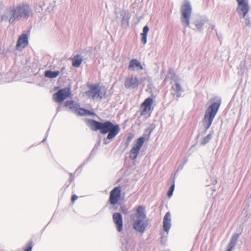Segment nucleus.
<instances>
[{"label": "nucleus", "mask_w": 251, "mask_h": 251, "mask_svg": "<svg viewBox=\"0 0 251 251\" xmlns=\"http://www.w3.org/2000/svg\"><path fill=\"white\" fill-rule=\"evenodd\" d=\"M32 14L29 4L22 2L16 6L6 7L4 13L1 15V19L3 21H8L10 24H13L21 19H28Z\"/></svg>", "instance_id": "obj_1"}, {"label": "nucleus", "mask_w": 251, "mask_h": 251, "mask_svg": "<svg viewBox=\"0 0 251 251\" xmlns=\"http://www.w3.org/2000/svg\"><path fill=\"white\" fill-rule=\"evenodd\" d=\"M86 123L90 129L94 131H99L102 134L107 135L103 139V144H108L118 134L120 131L119 125L114 124L110 121L99 122L94 119H87Z\"/></svg>", "instance_id": "obj_2"}, {"label": "nucleus", "mask_w": 251, "mask_h": 251, "mask_svg": "<svg viewBox=\"0 0 251 251\" xmlns=\"http://www.w3.org/2000/svg\"><path fill=\"white\" fill-rule=\"evenodd\" d=\"M192 10V8L190 2L188 0H185L180 9L181 23L185 27H189L192 29L202 32L204 28V25L208 21V19L205 17H199L192 23V25H195V28H193L190 25V19Z\"/></svg>", "instance_id": "obj_3"}, {"label": "nucleus", "mask_w": 251, "mask_h": 251, "mask_svg": "<svg viewBox=\"0 0 251 251\" xmlns=\"http://www.w3.org/2000/svg\"><path fill=\"white\" fill-rule=\"evenodd\" d=\"M215 100H216L215 98L210 100L211 103L207 107L205 112L203 120V125L204 127L203 132L204 133L211 126L221 104L222 100L221 98H218L216 101H213Z\"/></svg>", "instance_id": "obj_4"}, {"label": "nucleus", "mask_w": 251, "mask_h": 251, "mask_svg": "<svg viewBox=\"0 0 251 251\" xmlns=\"http://www.w3.org/2000/svg\"><path fill=\"white\" fill-rule=\"evenodd\" d=\"M64 105L66 107H68L71 110L73 111L74 113L78 116H84L96 115V113L93 111L86 109L84 108L80 107L79 104L76 103L73 100H66L64 102Z\"/></svg>", "instance_id": "obj_5"}, {"label": "nucleus", "mask_w": 251, "mask_h": 251, "mask_svg": "<svg viewBox=\"0 0 251 251\" xmlns=\"http://www.w3.org/2000/svg\"><path fill=\"white\" fill-rule=\"evenodd\" d=\"M71 95L70 87H65L59 89L53 95V100L58 103H62Z\"/></svg>", "instance_id": "obj_6"}, {"label": "nucleus", "mask_w": 251, "mask_h": 251, "mask_svg": "<svg viewBox=\"0 0 251 251\" xmlns=\"http://www.w3.org/2000/svg\"><path fill=\"white\" fill-rule=\"evenodd\" d=\"M145 140L144 136H141L137 139L136 143L133 145L129 152V158L132 160H135L140 150L143 145Z\"/></svg>", "instance_id": "obj_7"}, {"label": "nucleus", "mask_w": 251, "mask_h": 251, "mask_svg": "<svg viewBox=\"0 0 251 251\" xmlns=\"http://www.w3.org/2000/svg\"><path fill=\"white\" fill-rule=\"evenodd\" d=\"M121 196V188L120 186L114 187L110 193L109 202L112 205L116 204Z\"/></svg>", "instance_id": "obj_8"}, {"label": "nucleus", "mask_w": 251, "mask_h": 251, "mask_svg": "<svg viewBox=\"0 0 251 251\" xmlns=\"http://www.w3.org/2000/svg\"><path fill=\"white\" fill-rule=\"evenodd\" d=\"M89 90L86 92V94L89 97H92L94 99L95 97H98L102 98L101 95V89L97 84H91L89 86Z\"/></svg>", "instance_id": "obj_9"}, {"label": "nucleus", "mask_w": 251, "mask_h": 251, "mask_svg": "<svg viewBox=\"0 0 251 251\" xmlns=\"http://www.w3.org/2000/svg\"><path fill=\"white\" fill-rule=\"evenodd\" d=\"M249 11V5L248 0H243L238 3L237 11L242 18L245 17Z\"/></svg>", "instance_id": "obj_10"}, {"label": "nucleus", "mask_w": 251, "mask_h": 251, "mask_svg": "<svg viewBox=\"0 0 251 251\" xmlns=\"http://www.w3.org/2000/svg\"><path fill=\"white\" fill-rule=\"evenodd\" d=\"M145 219H137L133 224V228L137 231L143 233L147 227L148 224Z\"/></svg>", "instance_id": "obj_11"}, {"label": "nucleus", "mask_w": 251, "mask_h": 251, "mask_svg": "<svg viewBox=\"0 0 251 251\" xmlns=\"http://www.w3.org/2000/svg\"><path fill=\"white\" fill-rule=\"evenodd\" d=\"M113 221L115 224L116 229L118 232H121L123 228V221L122 214L115 212L113 214Z\"/></svg>", "instance_id": "obj_12"}, {"label": "nucleus", "mask_w": 251, "mask_h": 251, "mask_svg": "<svg viewBox=\"0 0 251 251\" xmlns=\"http://www.w3.org/2000/svg\"><path fill=\"white\" fill-rule=\"evenodd\" d=\"M152 103L153 100L151 97L147 98L141 104L140 113L141 115L144 116L147 114L148 112L151 110Z\"/></svg>", "instance_id": "obj_13"}, {"label": "nucleus", "mask_w": 251, "mask_h": 251, "mask_svg": "<svg viewBox=\"0 0 251 251\" xmlns=\"http://www.w3.org/2000/svg\"><path fill=\"white\" fill-rule=\"evenodd\" d=\"M139 84L138 78L137 76H131L130 77H127L125 81V87L128 88H136Z\"/></svg>", "instance_id": "obj_14"}, {"label": "nucleus", "mask_w": 251, "mask_h": 251, "mask_svg": "<svg viewBox=\"0 0 251 251\" xmlns=\"http://www.w3.org/2000/svg\"><path fill=\"white\" fill-rule=\"evenodd\" d=\"M135 217L137 219H145L147 218L146 207L144 205H139L137 207L136 214L131 215V218L133 219Z\"/></svg>", "instance_id": "obj_15"}, {"label": "nucleus", "mask_w": 251, "mask_h": 251, "mask_svg": "<svg viewBox=\"0 0 251 251\" xmlns=\"http://www.w3.org/2000/svg\"><path fill=\"white\" fill-rule=\"evenodd\" d=\"M122 17L121 26L123 28H127L129 26V22L130 16L129 12L126 10H123L120 14Z\"/></svg>", "instance_id": "obj_16"}, {"label": "nucleus", "mask_w": 251, "mask_h": 251, "mask_svg": "<svg viewBox=\"0 0 251 251\" xmlns=\"http://www.w3.org/2000/svg\"><path fill=\"white\" fill-rule=\"evenodd\" d=\"M171 215L169 212H167L164 217L163 221V227L164 230L168 234V232L171 227Z\"/></svg>", "instance_id": "obj_17"}, {"label": "nucleus", "mask_w": 251, "mask_h": 251, "mask_svg": "<svg viewBox=\"0 0 251 251\" xmlns=\"http://www.w3.org/2000/svg\"><path fill=\"white\" fill-rule=\"evenodd\" d=\"M129 70L134 71H141L143 70V67L139 60L136 59H132L129 62L128 67Z\"/></svg>", "instance_id": "obj_18"}, {"label": "nucleus", "mask_w": 251, "mask_h": 251, "mask_svg": "<svg viewBox=\"0 0 251 251\" xmlns=\"http://www.w3.org/2000/svg\"><path fill=\"white\" fill-rule=\"evenodd\" d=\"M28 37L26 34H22L19 38L16 47L19 48L20 47H22L23 48H25L28 45Z\"/></svg>", "instance_id": "obj_19"}, {"label": "nucleus", "mask_w": 251, "mask_h": 251, "mask_svg": "<svg viewBox=\"0 0 251 251\" xmlns=\"http://www.w3.org/2000/svg\"><path fill=\"white\" fill-rule=\"evenodd\" d=\"M240 234L238 233H234L230 239V243L228 244L226 251H232L236 244L237 241L239 237Z\"/></svg>", "instance_id": "obj_20"}, {"label": "nucleus", "mask_w": 251, "mask_h": 251, "mask_svg": "<svg viewBox=\"0 0 251 251\" xmlns=\"http://www.w3.org/2000/svg\"><path fill=\"white\" fill-rule=\"evenodd\" d=\"M83 58L80 54L75 55L72 59V66L75 68L79 67L81 64Z\"/></svg>", "instance_id": "obj_21"}, {"label": "nucleus", "mask_w": 251, "mask_h": 251, "mask_svg": "<svg viewBox=\"0 0 251 251\" xmlns=\"http://www.w3.org/2000/svg\"><path fill=\"white\" fill-rule=\"evenodd\" d=\"M60 74L59 71H51L50 70H46L44 73V75L46 77L49 78H54L56 77Z\"/></svg>", "instance_id": "obj_22"}, {"label": "nucleus", "mask_w": 251, "mask_h": 251, "mask_svg": "<svg viewBox=\"0 0 251 251\" xmlns=\"http://www.w3.org/2000/svg\"><path fill=\"white\" fill-rule=\"evenodd\" d=\"M45 5V1L44 0H40L39 2L34 4V10L36 12L42 13L43 11Z\"/></svg>", "instance_id": "obj_23"}, {"label": "nucleus", "mask_w": 251, "mask_h": 251, "mask_svg": "<svg viewBox=\"0 0 251 251\" xmlns=\"http://www.w3.org/2000/svg\"><path fill=\"white\" fill-rule=\"evenodd\" d=\"M149 31V27L146 25L144 26L143 32L141 34V41L143 44H146L147 42V35Z\"/></svg>", "instance_id": "obj_24"}, {"label": "nucleus", "mask_w": 251, "mask_h": 251, "mask_svg": "<svg viewBox=\"0 0 251 251\" xmlns=\"http://www.w3.org/2000/svg\"><path fill=\"white\" fill-rule=\"evenodd\" d=\"M214 133V132L213 130L210 131L209 133L203 138V140L201 143V145L204 146L209 143L212 138Z\"/></svg>", "instance_id": "obj_25"}, {"label": "nucleus", "mask_w": 251, "mask_h": 251, "mask_svg": "<svg viewBox=\"0 0 251 251\" xmlns=\"http://www.w3.org/2000/svg\"><path fill=\"white\" fill-rule=\"evenodd\" d=\"M173 183L171 185L168 192H167V196L169 198H171L173 194V192L174 191V190H175V177L173 178Z\"/></svg>", "instance_id": "obj_26"}, {"label": "nucleus", "mask_w": 251, "mask_h": 251, "mask_svg": "<svg viewBox=\"0 0 251 251\" xmlns=\"http://www.w3.org/2000/svg\"><path fill=\"white\" fill-rule=\"evenodd\" d=\"M246 61L245 60L241 61L238 67V73L243 74L246 70Z\"/></svg>", "instance_id": "obj_27"}, {"label": "nucleus", "mask_w": 251, "mask_h": 251, "mask_svg": "<svg viewBox=\"0 0 251 251\" xmlns=\"http://www.w3.org/2000/svg\"><path fill=\"white\" fill-rule=\"evenodd\" d=\"M155 128V125L154 124H151L150 125V126L146 129L144 134L143 135H145V134H148V136L150 137L151 134L152 132V131Z\"/></svg>", "instance_id": "obj_28"}, {"label": "nucleus", "mask_w": 251, "mask_h": 251, "mask_svg": "<svg viewBox=\"0 0 251 251\" xmlns=\"http://www.w3.org/2000/svg\"><path fill=\"white\" fill-rule=\"evenodd\" d=\"M94 150H95V148L92 150V151H91V152L90 153L89 156L88 157V158L84 160L83 163L79 166V168L82 167L84 165H86L87 163V162L88 161H89L92 159V158H93V156L94 155Z\"/></svg>", "instance_id": "obj_29"}, {"label": "nucleus", "mask_w": 251, "mask_h": 251, "mask_svg": "<svg viewBox=\"0 0 251 251\" xmlns=\"http://www.w3.org/2000/svg\"><path fill=\"white\" fill-rule=\"evenodd\" d=\"M130 246L128 241L125 240V243L123 242L122 249L123 251H128L129 250Z\"/></svg>", "instance_id": "obj_30"}, {"label": "nucleus", "mask_w": 251, "mask_h": 251, "mask_svg": "<svg viewBox=\"0 0 251 251\" xmlns=\"http://www.w3.org/2000/svg\"><path fill=\"white\" fill-rule=\"evenodd\" d=\"M33 248L32 241H30L26 244L24 248V251H31Z\"/></svg>", "instance_id": "obj_31"}, {"label": "nucleus", "mask_w": 251, "mask_h": 251, "mask_svg": "<svg viewBox=\"0 0 251 251\" xmlns=\"http://www.w3.org/2000/svg\"><path fill=\"white\" fill-rule=\"evenodd\" d=\"M172 89L175 91H182V87L179 83L177 81L175 82V86H172Z\"/></svg>", "instance_id": "obj_32"}, {"label": "nucleus", "mask_w": 251, "mask_h": 251, "mask_svg": "<svg viewBox=\"0 0 251 251\" xmlns=\"http://www.w3.org/2000/svg\"><path fill=\"white\" fill-rule=\"evenodd\" d=\"M181 92L182 91H175V92L173 93V95L174 97H176L177 100L178 98L181 97Z\"/></svg>", "instance_id": "obj_33"}, {"label": "nucleus", "mask_w": 251, "mask_h": 251, "mask_svg": "<svg viewBox=\"0 0 251 251\" xmlns=\"http://www.w3.org/2000/svg\"><path fill=\"white\" fill-rule=\"evenodd\" d=\"M245 25L246 26L251 27V21L248 17L245 16Z\"/></svg>", "instance_id": "obj_34"}, {"label": "nucleus", "mask_w": 251, "mask_h": 251, "mask_svg": "<svg viewBox=\"0 0 251 251\" xmlns=\"http://www.w3.org/2000/svg\"><path fill=\"white\" fill-rule=\"evenodd\" d=\"M77 196L76 195H73L71 197V201L72 202H74V201L77 199Z\"/></svg>", "instance_id": "obj_35"}, {"label": "nucleus", "mask_w": 251, "mask_h": 251, "mask_svg": "<svg viewBox=\"0 0 251 251\" xmlns=\"http://www.w3.org/2000/svg\"><path fill=\"white\" fill-rule=\"evenodd\" d=\"M122 211L123 212V213L124 214H127L128 213V211L126 209H122Z\"/></svg>", "instance_id": "obj_36"}, {"label": "nucleus", "mask_w": 251, "mask_h": 251, "mask_svg": "<svg viewBox=\"0 0 251 251\" xmlns=\"http://www.w3.org/2000/svg\"><path fill=\"white\" fill-rule=\"evenodd\" d=\"M183 167H184V165H182H182H180V166L178 167V169H177V171H181V170H182V169L183 168Z\"/></svg>", "instance_id": "obj_37"}, {"label": "nucleus", "mask_w": 251, "mask_h": 251, "mask_svg": "<svg viewBox=\"0 0 251 251\" xmlns=\"http://www.w3.org/2000/svg\"><path fill=\"white\" fill-rule=\"evenodd\" d=\"M188 162V158H186L184 159L183 162L182 163V165L184 166V165Z\"/></svg>", "instance_id": "obj_38"}, {"label": "nucleus", "mask_w": 251, "mask_h": 251, "mask_svg": "<svg viewBox=\"0 0 251 251\" xmlns=\"http://www.w3.org/2000/svg\"><path fill=\"white\" fill-rule=\"evenodd\" d=\"M70 178H71V180H72L73 179H74V174L73 173H70Z\"/></svg>", "instance_id": "obj_39"}, {"label": "nucleus", "mask_w": 251, "mask_h": 251, "mask_svg": "<svg viewBox=\"0 0 251 251\" xmlns=\"http://www.w3.org/2000/svg\"><path fill=\"white\" fill-rule=\"evenodd\" d=\"M132 137H130V136H128L127 138V140L128 142H130V141H131V139Z\"/></svg>", "instance_id": "obj_40"}, {"label": "nucleus", "mask_w": 251, "mask_h": 251, "mask_svg": "<svg viewBox=\"0 0 251 251\" xmlns=\"http://www.w3.org/2000/svg\"><path fill=\"white\" fill-rule=\"evenodd\" d=\"M243 0H236L237 2H238V3H239L240 2V1H243Z\"/></svg>", "instance_id": "obj_41"}, {"label": "nucleus", "mask_w": 251, "mask_h": 251, "mask_svg": "<svg viewBox=\"0 0 251 251\" xmlns=\"http://www.w3.org/2000/svg\"><path fill=\"white\" fill-rule=\"evenodd\" d=\"M46 139H47V137L44 139H43V140L42 142H44L45 141V140H46Z\"/></svg>", "instance_id": "obj_42"}, {"label": "nucleus", "mask_w": 251, "mask_h": 251, "mask_svg": "<svg viewBox=\"0 0 251 251\" xmlns=\"http://www.w3.org/2000/svg\"><path fill=\"white\" fill-rule=\"evenodd\" d=\"M116 19H117L118 18V16L117 15H116Z\"/></svg>", "instance_id": "obj_43"}, {"label": "nucleus", "mask_w": 251, "mask_h": 251, "mask_svg": "<svg viewBox=\"0 0 251 251\" xmlns=\"http://www.w3.org/2000/svg\"><path fill=\"white\" fill-rule=\"evenodd\" d=\"M49 132V129H48V131H47V134H48V132Z\"/></svg>", "instance_id": "obj_44"}, {"label": "nucleus", "mask_w": 251, "mask_h": 251, "mask_svg": "<svg viewBox=\"0 0 251 251\" xmlns=\"http://www.w3.org/2000/svg\"><path fill=\"white\" fill-rule=\"evenodd\" d=\"M212 26H213V27H212L213 28H214L215 27V25H212Z\"/></svg>", "instance_id": "obj_45"}]
</instances>
